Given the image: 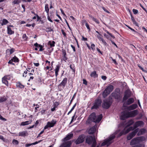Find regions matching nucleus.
<instances>
[{
    "instance_id": "1",
    "label": "nucleus",
    "mask_w": 147,
    "mask_h": 147,
    "mask_svg": "<svg viewBox=\"0 0 147 147\" xmlns=\"http://www.w3.org/2000/svg\"><path fill=\"white\" fill-rule=\"evenodd\" d=\"M86 142L89 145L92 144L91 147H95L96 145V142L94 136L93 137L91 136H87L86 139Z\"/></svg>"
},
{
    "instance_id": "2",
    "label": "nucleus",
    "mask_w": 147,
    "mask_h": 147,
    "mask_svg": "<svg viewBox=\"0 0 147 147\" xmlns=\"http://www.w3.org/2000/svg\"><path fill=\"white\" fill-rule=\"evenodd\" d=\"M113 89L114 87L112 85H110L106 87L102 92L103 97L105 98L113 90Z\"/></svg>"
},
{
    "instance_id": "3",
    "label": "nucleus",
    "mask_w": 147,
    "mask_h": 147,
    "mask_svg": "<svg viewBox=\"0 0 147 147\" xmlns=\"http://www.w3.org/2000/svg\"><path fill=\"white\" fill-rule=\"evenodd\" d=\"M115 135H113L110 136L109 138L105 140L102 143L101 146H103L106 145L107 147L109 146L113 142V140L115 138Z\"/></svg>"
},
{
    "instance_id": "4",
    "label": "nucleus",
    "mask_w": 147,
    "mask_h": 147,
    "mask_svg": "<svg viewBox=\"0 0 147 147\" xmlns=\"http://www.w3.org/2000/svg\"><path fill=\"white\" fill-rule=\"evenodd\" d=\"M101 102L102 100L100 99H97L95 100L93 106L91 107V109H97L100 106Z\"/></svg>"
},
{
    "instance_id": "5",
    "label": "nucleus",
    "mask_w": 147,
    "mask_h": 147,
    "mask_svg": "<svg viewBox=\"0 0 147 147\" xmlns=\"http://www.w3.org/2000/svg\"><path fill=\"white\" fill-rule=\"evenodd\" d=\"M119 92L120 90H118V91L115 90L111 94V96L113 97L115 99L120 100L121 97L119 95Z\"/></svg>"
},
{
    "instance_id": "6",
    "label": "nucleus",
    "mask_w": 147,
    "mask_h": 147,
    "mask_svg": "<svg viewBox=\"0 0 147 147\" xmlns=\"http://www.w3.org/2000/svg\"><path fill=\"white\" fill-rule=\"evenodd\" d=\"M96 116L95 113L93 112L89 116L88 119L86 122L88 123H90V121L94 122L95 123V120L96 119Z\"/></svg>"
},
{
    "instance_id": "7",
    "label": "nucleus",
    "mask_w": 147,
    "mask_h": 147,
    "mask_svg": "<svg viewBox=\"0 0 147 147\" xmlns=\"http://www.w3.org/2000/svg\"><path fill=\"white\" fill-rule=\"evenodd\" d=\"M131 96V93L130 91L128 90H126L124 93V96L123 97L122 102L126 101Z\"/></svg>"
},
{
    "instance_id": "8",
    "label": "nucleus",
    "mask_w": 147,
    "mask_h": 147,
    "mask_svg": "<svg viewBox=\"0 0 147 147\" xmlns=\"http://www.w3.org/2000/svg\"><path fill=\"white\" fill-rule=\"evenodd\" d=\"M121 115L120 117V119L121 120H124L130 117L129 112L123 111L122 112Z\"/></svg>"
},
{
    "instance_id": "9",
    "label": "nucleus",
    "mask_w": 147,
    "mask_h": 147,
    "mask_svg": "<svg viewBox=\"0 0 147 147\" xmlns=\"http://www.w3.org/2000/svg\"><path fill=\"white\" fill-rule=\"evenodd\" d=\"M67 78H64L61 83L58 85V88L61 89V90L62 89H63L65 87V85L67 83Z\"/></svg>"
},
{
    "instance_id": "10",
    "label": "nucleus",
    "mask_w": 147,
    "mask_h": 147,
    "mask_svg": "<svg viewBox=\"0 0 147 147\" xmlns=\"http://www.w3.org/2000/svg\"><path fill=\"white\" fill-rule=\"evenodd\" d=\"M111 104L107 101V99H105L103 101L102 106L103 108L107 109H109L111 105Z\"/></svg>"
},
{
    "instance_id": "11",
    "label": "nucleus",
    "mask_w": 147,
    "mask_h": 147,
    "mask_svg": "<svg viewBox=\"0 0 147 147\" xmlns=\"http://www.w3.org/2000/svg\"><path fill=\"white\" fill-rule=\"evenodd\" d=\"M134 99L133 98H129L126 101H125L123 102V105L125 104L127 105H130L134 102Z\"/></svg>"
},
{
    "instance_id": "12",
    "label": "nucleus",
    "mask_w": 147,
    "mask_h": 147,
    "mask_svg": "<svg viewBox=\"0 0 147 147\" xmlns=\"http://www.w3.org/2000/svg\"><path fill=\"white\" fill-rule=\"evenodd\" d=\"M84 136L83 135H81L79 136L76 141V144H78L82 143L84 141Z\"/></svg>"
},
{
    "instance_id": "13",
    "label": "nucleus",
    "mask_w": 147,
    "mask_h": 147,
    "mask_svg": "<svg viewBox=\"0 0 147 147\" xmlns=\"http://www.w3.org/2000/svg\"><path fill=\"white\" fill-rule=\"evenodd\" d=\"M140 144L139 140L138 137L134 138L132 139L130 143V144L131 145H135Z\"/></svg>"
},
{
    "instance_id": "14",
    "label": "nucleus",
    "mask_w": 147,
    "mask_h": 147,
    "mask_svg": "<svg viewBox=\"0 0 147 147\" xmlns=\"http://www.w3.org/2000/svg\"><path fill=\"white\" fill-rule=\"evenodd\" d=\"M96 126L94 125L90 128L88 131V134H92L94 133L96 131Z\"/></svg>"
},
{
    "instance_id": "15",
    "label": "nucleus",
    "mask_w": 147,
    "mask_h": 147,
    "mask_svg": "<svg viewBox=\"0 0 147 147\" xmlns=\"http://www.w3.org/2000/svg\"><path fill=\"white\" fill-rule=\"evenodd\" d=\"M130 117H133L138 115V113L137 110H135L130 112H129Z\"/></svg>"
},
{
    "instance_id": "16",
    "label": "nucleus",
    "mask_w": 147,
    "mask_h": 147,
    "mask_svg": "<svg viewBox=\"0 0 147 147\" xmlns=\"http://www.w3.org/2000/svg\"><path fill=\"white\" fill-rule=\"evenodd\" d=\"M138 107V105L136 104H133L128 107L127 109L129 111L135 109Z\"/></svg>"
},
{
    "instance_id": "17",
    "label": "nucleus",
    "mask_w": 147,
    "mask_h": 147,
    "mask_svg": "<svg viewBox=\"0 0 147 147\" xmlns=\"http://www.w3.org/2000/svg\"><path fill=\"white\" fill-rule=\"evenodd\" d=\"M144 124V122L142 121H139L135 122L134 125L135 128H137L138 127L141 126Z\"/></svg>"
},
{
    "instance_id": "18",
    "label": "nucleus",
    "mask_w": 147,
    "mask_h": 147,
    "mask_svg": "<svg viewBox=\"0 0 147 147\" xmlns=\"http://www.w3.org/2000/svg\"><path fill=\"white\" fill-rule=\"evenodd\" d=\"M73 136V134H68L66 136V137L64 138L63 139V141L65 142L67 140H69Z\"/></svg>"
},
{
    "instance_id": "19",
    "label": "nucleus",
    "mask_w": 147,
    "mask_h": 147,
    "mask_svg": "<svg viewBox=\"0 0 147 147\" xmlns=\"http://www.w3.org/2000/svg\"><path fill=\"white\" fill-rule=\"evenodd\" d=\"M56 121L54 120H52L51 122H48L47 123H49V127H53L56 123Z\"/></svg>"
},
{
    "instance_id": "20",
    "label": "nucleus",
    "mask_w": 147,
    "mask_h": 147,
    "mask_svg": "<svg viewBox=\"0 0 147 147\" xmlns=\"http://www.w3.org/2000/svg\"><path fill=\"white\" fill-rule=\"evenodd\" d=\"M134 123V120L132 119H131L128 121L126 123V127H127L132 125Z\"/></svg>"
},
{
    "instance_id": "21",
    "label": "nucleus",
    "mask_w": 147,
    "mask_h": 147,
    "mask_svg": "<svg viewBox=\"0 0 147 147\" xmlns=\"http://www.w3.org/2000/svg\"><path fill=\"white\" fill-rule=\"evenodd\" d=\"M126 128L127 127H125V130L126 131V133L127 134L130 131L133 130L134 129L136 128H135V127L134 126V125L133 127L131 126L127 129H126Z\"/></svg>"
},
{
    "instance_id": "22",
    "label": "nucleus",
    "mask_w": 147,
    "mask_h": 147,
    "mask_svg": "<svg viewBox=\"0 0 147 147\" xmlns=\"http://www.w3.org/2000/svg\"><path fill=\"white\" fill-rule=\"evenodd\" d=\"M102 117V114H100L99 115L96 119L95 120V123H99L101 120Z\"/></svg>"
},
{
    "instance_id": "23",
    "label": "nucleus",
    "mask_w": 147,
    "mask_h": 147,
    "mask_svg": "<svg viewBox=\"0 0 147 147\" xmlns=\"http://www.w3.org/2000/svg\"><path fill=\"white\" fill-rule=\"evenodd\" d=\"M138 131V129H136L132 131L129 134L133 138L135 136Z\"/></svg>"
},
{
    "instance_id": "24",
    "label": "nucleus",
    "mask_w": 147,
    "mask_h": 147,
    "mask_svg": "<svg viewBox=\"0 0 147 147\" xmlns=\"http://www.w3.org/2000/svg\"><path fill=\"white\" fill-rule=\"evenodd\" d=\"M16 86L17 87L21 89L25 87V86L22 84L20 82H16Z\"/></svg>"
},
{
    "instance_id": "25",
    "label": "nucleus",
    "mask_w": 147,
    "mask_h": 147,
    "mask_svg": "<svg viewBox=\"0 0 147 147\" xmlns=\"http://www.w3.org/2000/svg\"><path fill=\"white\" fill-rule=\"evenodd\" d=\"M55 42L54 41H49L48 42V45L50 46V47L52 48L53 47L55 46Z\"/></svg>"
},
{
    "instance_id": "26",
    "label": "nucleus",
    "mask_w": 147,
    "mask_h": 147,
    "mask_svg": "<svg viewBox=\"0 0 147 147\" xmlns=\"http://www.w3.org/2000/svg\"><path fill=\"white\" fill-rule=\"evenodd\" d=\"M60 68V66L59 65H57L55 69V75L57 77L58 75V72L59 71Z\"/></svg>"
},
{
    "instance_id": "27",
    "label": "nucleus",
    "mask_w": 147,
    "mask_h": 147,
    "mask_svg": "<svg viewBox=\"0 0 147 147\" xmlns=\"http://www.w3.org/2000/svg\"><path fill=\"white\" fill-rule=\"evenodd\" d=\"M7 99V97L3 96L0 97V102L5 101Z\"/></svg>"
},
{
    "instance_id": "28",
    "label": "nucleus",
    "mask_w": 147,
    "mask_h": 147,
    "mask_svg": "<svg viewBox=\"0 0 147 147\" xmlns=\"http://www.w3.org/2000/svg\"><path fill=\"white\" fill-rule=\"evenodd\" d=\"M90 75L91 77L94 78L97 77L98 76V75L96 74V72L95 71L92 72Z\"/></svg>"
},
{
    "instance_id": "29",
    "label": "nucleus",
    "mask_w": 147,
    "mask_h": 147,
    "mask_svg": "<svg viewBox=\"0 0 147 147\" xmlns=\"http://www.w3.org/2000/svg\"><path fill=\"white\" fill-rule=\"evenodd\" d=\"M7 33L10 35L13 34L14 33V31L11 30V28L7 27Z\"/></svg>"
},
{
    "instance_id": "30",
    "label": "nucleus",
    "mask_w": 147,
    "mask_h": 147,
    "mask_svg": "<svg viewBox=\"0 0 147 147\" xmlns=\"http://www.w3.org/2000/svg\"><path fill=\"white\" fill-rule=\"evenodd\" d=\"M2 82L5 85L8 86V80L6 79L5 77H3L2 78Z\"/></svg>"
},
{
    "instance_id": "31",
    "label": "nucleus",
    "mask_w": 147,
    "mask_h": 147,
    "mask_svg": "<svg viewBox=\"0 0 147 147\" xmlns=\"http://www.w3.org/2000/svg\"><path fill=\"white\" fill-rule=\"evenodd\" d=\"M27 134V131H25L19 132L18 136H26Z\"/></svg>"
},
{
    "instance_id": "32",
    "label": "nucleus",
    "mask_w": 147,
    "mask_h": 147,
    "mask_svg": "<svg viewBox=\"0 0 147 147\" xmlns=\"http://www.w3.org/2000/svg\"><path fill=\"white\" fill-rule=\"evenodd\" d=\"M32 121H26L22 122L21 123L20 125L24 126L28 125L31 123Z\"/></svg>"
},
{
    "instance_id": "33",
    "label": "nucleus",
    "mask_w": 147,
    "mask_h": 147,
    "mask_svg": "<svg viewBox=\"0 0 147 147\" xmlns=\"http://www.w3.org/2000/svg\"><path fill=\"white\" fill-rule=\"evenodd\" d=\"M125 128L119 134L118 137H120L122 135H125L127 133H126Z\"/></svg>"
},
{
    "instance_id": "34",
    "label": "nucleus",
    "mask_w": 147,
    "mask_h": 147,
    "mask_svg": "<svg viewBox=\"0 0 147 147\" xmlns=\"http://www.w3.org/2000/svg\"><path fill=\"white\" fill-rule=\"evenodd\" d=\"M11 60H12L13 62L16 63L18 62L19 61V59L16 56H14V57L11 59Z\"/></svg>"
},
{
    "instance_id": "35",
    "label": "nucleus",
    "mask_w": 147,
    "mask_h": 147,
    "mask_svg": "<svg viewBox=\"0 0 147 147\" xmlns=\"http://www.w3.org/2000/svg\"><path fill=\"white\" fill-rule=\"evenodd\" d=\"M9 23V22L7 20L5 19H3L2 20V22L1 23V25L3 26Z\"/></svg>"
},
{
    "instance_id": "36",
    "label": "nucleus",
    "mask_w": 147,
    "mask_h": 147,
    "mask_svg": "<svg viewBox=\"0 0 147 147\" xmlns=\"http://www.w3.org/2000/svg\"><path fill=\"white\" fill-rule=\"evenodd\" d=\"M131 19L132 20V21L133 22L134 24H135L136 26H138V24L135 20L134 18V17L131 15Z\"/></svg>"
},
{
    "instance_id": "37",
    "label": "nucleus",
    "mask_w": 147,
    "mask_h": 147,
    "mask_svg": "<svg viewBox=\"0 0 147 147\" xmlns=\"http://www.w3.org/2000/svg\"><path fill=\"white\" fill-rule=\"evenodd\" d=\"M138 138L139 140V142L140 143L141 142L144 141L146 140L144 136H140L138 137Z\"/></svg>"
},
{
    "instance_id": "38",
    "label": "nucleus",
    "mask_w": 147,
    "mask_h": 147,
    "mask_svg": "<svg viewBox=\"0 0 147 147\" xmlns=\"http://www.w3.org/2000/svg\"><path fill=\"white\" fill-rule=\"evenodd\" d=\"M112 96H111V95L109 96L108 98L107 99V101H108L111 104H112L113 102V98H112Z\"/></svg>"
},
{
    "instance_id": "39",
    "label": "nucleus",
    "mask_w": 147,
    "mask_h": 147,
    "mask_svg": "<svg viewBox=\"0 0 147 147\" xmlns=\"http://www.w3.org/2000/svg\"><path fill=\"white\" fill-rule=\"evenodd\" d=\"M144 145L142 144H139L137 145L133 146L132 147H144Z\"/></svg>"
},
{
    "instance_id": "40",
    "label": "nucleus",
    "mask_w": 147,
    "mask_h": 147,
    "mask_svg": "<svg viewBox=\"0 0 147 147\" xmlns=\"http://www.w3.org/2000/svg\"><path fill=\"white\" fill-rule=\"evenodd\" d=\"M21 2V0H14L12 3L13 4H18Z\"/></svg>"
},
{
    "instance_id": "41",
    "label": "nucleus",
    "mask_w": 147,
    "mask_h": 147,
    "mask_svg": "<svg viewBox=\"0 0 147 147\" xmlns=\"http://www.w3.org/2000/svg\"><path fill=\"white\" fill-rule=\"evenodd\" d=\"M45 11L47 13H48L49 11V5L48 4H46L45 6Z\"/></svg>"
},
{
    "instance_id": "42",
    "label": "nucleus",
    "mask_w": 147,
    "mask_h": 147,
    "mask_svg": "<svg viewBox=\"0 0 147 147\" xmlns=\"http://www.w3.org/2000/svg\"><path fill=\"white\" fill-rule=\"evenodd\" d=\"M6 51H9L10 52V55H11L14 52L15 49L13 48H12L10 49H8Z\"/></svg>"
},
{
    "instance_id": "43",
    "label": "nucleus",
    "mask_w": 147,
    "mask_h": 147,
    "mask_svg": "<svg viewBox=\"0 0 147 147\" xmlns=\"http://www.w3.org/2000/svg\"><path fill=\"white\" fill-rule=\"evenodd\" d=\"M46 32H48L51 31H53V30L51 28V27H48L46 28Z\"/></svg>"
},
{
    "instance_id": "44",
    "label": "nucleus",
    "mask_w": 147,
    "mask_h": 147,
    "mask_svg": "<svg viewBox=\"0 0 147 147\" xmlns=\"http://www.w3.org/2000/svg\"><path fill=\"white\" fill-rule=\"evenodd\" d=\"M66 147H69L71 144V143L70 142L68 141L65 143Z\"/></svg>"
},
{
    "instance_id": "45",
    "label": "nucleus",
    "mask_w": 147,
    "mask_h": 147,
    "mask_svg": "<svg viewBox=\"0 0 147 147\" xmlns=\"http://www.w3.org/2000/svg\"><path fill=\"white\" fill-rule=\"evenodd\" d=\"M138 66L139 67V68L142 70L144 72L147 73V71L144 70L143 68L140 65V64L138 65Z\"/></svg>"
},
{
    "instance_id": "46",
    "label": "nucleus",
    "mask_w": 147,
    "mask_h": 147,
    "mask_svg": "<svg viewBox=\"0 0 147 147\" xmlns=\"http://www.w3.org/2000/svg\"><path fill=\"white\" fill-rule=\"evenodd\" d=\"M92 20L97 24H99V20L95 18L94 17L92 18Z\"/></svg>"
},
{
    "instance_id": "47",
    "label": "nucleus",
    "mask_w": 147,
    "mask_h": 147,
    "mask_svg": "<svg viewBox=\"0 0 147 147\" xmlns=\"http://www.w3.org/2000/svg\"><path fill=\"white\" fill-rule=\"evenodd\" d=\"M12 143L14 144L17 145L18 144L19 142L17 140L13 139L12 141Z\"/></svg>"
},
{
    "instance_id": "48",
    "label": "nucleus",
    "mask_w": 147,
    "mask_h": 147,
    "mask_svg": "<svg viewBox=\"0 0 147 147\" xmlns=\"http://www.w3.org/2000/svg\"><path fill=\"white\" fill-rule=\"evenodd\" d=\"M43 46L42 45H39L40 49L39 51H42L44 50V49L43 48Z\"/></svg>"
},
{
    "instance_id": "49",
    "label": "nucleus",
    "mask_w": 147,
    "mask_h": 147,
    "mask_svg": "<svg viewBox=\"0 0 147 147\" xmlns=\"http://www.w3.org/2000/svg\"><path fill=\"white\" fill-rule=\"evenodd\" d=\"M106 32H107V33L109 34V35L111 36L114 39L115 38V37L114 36L112 35L108 31H107L106 30Z\"/></svg>"
},
{
    "instance_id": "50",
    "label": "nucleus",
    "mask_w": 147,
    "mask_h": 147,
    "mask_svg": "<svg viewBox=\"0 0 147 147\" xmlns=\"http://www.w3.org/2000/svg\"><path fill=\"white\" fill-rule=\"evenodd\" d=\"M4 77H5V78L6 79H7V80H9L10 79V76L9 75H8L5 76Z\"/></svg>"
},
{
    "instance_id": "51",
    "label": "nucleus",
    "mask_w": 147,
    "mask_h": 147,
    "mask_svg": "<svg viewBox=\"0 0 147 147\" xmlns=\"http://www.w3.org/2000/svg\"><path fill=\"white\" fill-rule=\"evenodd\" d=\"M132 11L133 12L134 14H136L138 13V11L137 9H133L132 10Z\"/></svg>"
},
{
    "instance_id": "52",
    "label": "nucleus",
    "mask_w": 147,
    "mask_h": 147,
    "mask_svg": "<svg viewBox=\"0 0 147 147\" xmlns=\"http://www.w3.org/2000/svg\"><path fill=\"white\" fill-rule=\"evenodd\" d=\"M126 26L129 28V29L130 30H131V31H133V32H136V33H138V32H136L134 29H133L132 28H131L129 26H127V25H126Z\"/></svg>"
},
{
    "instance_id": "53",
    "label": "nucleus",
    "mask_w": 147,
    "mask_h": 147,
    "mask_svg": "<svg viewBox=\"0 0 147 147\" xmlns=\"http://www.w3.org/2000/svg\"><path fill=\"white\" fill-rule=\"evenodd\" d=\"M22 37L23 39H24L25 38H26L25 39V40H27L28 37L26 36V34H23Z\"/></svg>"
},
{
    "instance_id": "54",
    "label": "nucleus",
    "mask_w": 147,
    "mask_h": 147,
    "mask_svg": "<svg viewBox=\"0 0 147 147\" xmlns=\"http://www.w3.org/2000/svg\"><path fill=\"white\" fill-rule=\"evenodd\" d=\"M62 52L63 54V55H66V53L65 50L63 49L62 50Z\"/></svg>"
},
{
    "instance_id": "55",
    "label": "nucleus",
    "mask_w": 147,
    "mask_h": 147,
    "mask_svg": "<svg viewBox=\"0 0 147 147\" xmlns=\"http://www.w3.org/2000/svg\"><path fill=\"white\" fill-rule=\"evenodd\" d=\"M76 114V112L75 113L74 115L72 117V118H71V121L70 124H71L73 122L74 120V117H75Z\"/></svg>"
},
{
    "instance_id": "56",
    "label": "nucleus",
    "mask_w": 147,
    "mask_h": 147,
    "mask_svg": "<svg viewBox=\"0 0 147 147\" xmlns=\"http://www.w3.org/2000/svg\"><path fill=\"white\" fill-rule=\"evenodd\" d=\"M0 119L4 121H6L7 119L3 118L1 115H0Z\"/></svg>"
},
{
    "instance_id": "57",
    "label": "nucleus",
    "mask_w": 147,
    "mask_h": 147,
    "mask_svg": "<svg viewBox=\"0 0 147 147\" xmlns=\"http://www.w3.org/2000/svg\"><path fill=\"white\" fill-rule=\"evenodd\" d=\"M132 138V137L129 134L127 137V139L128 140H130Z\"/></svg>"
},
{
    "instance_id": "58",
    "label": "nucleus",
    "mask_w": 147,
    "mask_h": 147,
    "mask_svg": "<svg viewBox=\"0 0 147 147\" xmlns=\"http://www.w3.org/2000/svg\"><path fill=\"white\" fill-rule=\"evenodd\" d=\"M139 117L137 118L136 119H140L143 116V115L142 113H140L139 114Z\"/></svg>"
},
{
    "instance_id": "59",
    "label": "nucleus",
    "mask_w": 147,
    "mask_h": 147,
    "mask_svg": "<svg viewBox=\"0 0 147 147\" xmlns=\"http://www.w3.org/2000/svg\"><path fill=\"white\" fill-rule=\"evenodd\" d=\"M42 140H39L38 141V142H36L34 143H32V145H35V144H38V143H40V142H41L42 141Z\"/></svg>"
},
{
    "instance_id": "60",
    "label": "nucleus",
    "mask_w": 147,
    "mask_h": 147,
    "mask_svg": "<svg viewBox=\"0 0 147 147\" xmlns=\"http://www.w3.org/2000/svg\"><path fill=\"white\" fill-rule=\"evenodd\" d=\"M66 55H63V60L66 62V60L67 59V58L66 56Z\"/></svg>"
},
{
    "instance_id": "61",
    "label": "nucleus",
    "mask_w": 147,
    "mask_h": 147,
    "mask_svg": "<svg viewBox=\"0 0 147 147\" xmlns=\"http://www.w3.org/2000/svg\"><path fill=\"white\" fill-rule=\"evenodd\" d=\"M59 105V103L58 102H55L54 104V107H55V108L57 107V106H58Z\"/></svg>"
},
{
    "instance_id": "62",
    "label": "nucleus",
    "mask_w": 147,
    "mask_h": 147,
    "mask_svg": "<svg viewBox=\"0 0 147 147\" xmlns=\"http://www.w3.org/2000/svg\"><path fill=\"white\" fill-rule=\"evenodd\" d=\"M95 45L94 44H91V47L92 50H93L95 49Z\"/></svg>"
},
{
    "instance_id": "63",
    "label": "nucleus",
    "mask_w": 147,
    "mask_h": 147,
    "mask_svg": "<svg viewBox=\"0 0 147 147\" xmlns=\"http://www.w3.org/2000/svg\"><path fill=\"white\" fill-rule=\"evenodd\" d=\"M100 36L101 35H99L97 36V38L100 41H101L103 39V38ZM101 36H102V35H101Z\"/></svg>"
},
{
    "instance_id": "64",
    "label": "nucleus",
    "mask_w": 147,
    "mask_h": 147,
    "mask_svg": "<svg viewBox=\"0 0 147 147\" xmlns=\"http://www.w3.org/2000/svg\"><path fill=\"white\" fill-rule=\"evenodd\" d=\"M101 41H102V42L105 45H107V43L103 38L101 40Z\"/></svg>"
}]
</instances>
